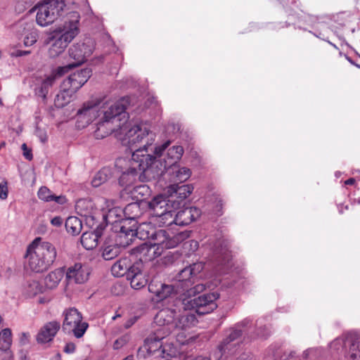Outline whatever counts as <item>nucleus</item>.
Returning a JSON list of instances; mask_svg holds the SVG:
<instances>
[{
    "mask_svg": "<svg viewBox=\"0 0 360 360\" xmlns=\"http://www.w3.org/2000/svg\"><path fill=\"white\" fill-rule=\"evenodd\" d=\"M123 213L126 218L136 219L141 215L140 205L137 202L129 203L123 210Z\"/></svg>",
    "mask_w": 360,
    "mask_h": 360,
    "instance_id": "nucleus-36",
    "label": "nucleus"
},
{
    "mask_svg": "<svg viewBox=\"0 0 360 360\" xmlns=\"http://www.w3.org/2000/svg\"><path fill=\"white\" fill-rule=\"evenodd\" d=\"M22 149L23 150V155L25 156V158L27 159V160H32V155L31 153V152L30 150H27V145L25 143H23L22 145Z\"/></svg>",
    "mask_w": 360,
    "mask_h": 360,
    "instance_id": "nucleus-53",
    "label": "nucleus"
},
{
    "mask_svg": "<svg viewBox=\"0 0 360 360\" xmlns=\"http://www.w3.org/2000/svg\"><path fill=\"white\" fill-rule=\"evenodd\" d=\"M75 93H70L69 91H65L61 88L60 92L56 96L55 98V104L58 107H63L67 103H70L72 96Z\"/></svg>",
    "mask_w": 360,
    "mask_h": 360,
    "instance_id": "nucleus-39",
    "label": "nucleus"
},
{
    "mask_svg": "<svg viewBox=\"0 0 360 360\" xmlns=\"http://www.w3.org/2000/svg\"><path fill=\"white\" fill-rule=\"evenodd\" d=\"M204 264L202 262L194 263L183 269L176 276V280L181 284L183 290H186L194 282L195 278L203 270Z\"/></svg>",
    "mask_w": 360,
    "mask_h": 360,
    "instance_id": "nucleus-16",
    "label": "nucleus"
},
{
    "mask_svg": "<svg viewBox=\"0 0 360 360\" xmlns=\"http://www.w3.org/2000/svg\"><path fill=\"white\" fill-rule=\"evenodd\" d=\"M175 210L171 212L172 221L169 226L176 224L178 226H186L191 224L192 221L197 219L200 215V210L195 207H186L177 213Z\"/></svg>",
    "mask_w": 360,
    "mask_h": 360,
    "instance_id": "nucleus-17",
    "label": "nucleus"
},
{
    "mask_svg": "<svg viewBox=\"0 0 360 360\" xmlns=\"http://www.w3.org/2000/svg\"><path fill=\"white\" fill-rule=\"evenodd\" d=\"M38 198L45 202H51L53 200L52 192L46 186L41 187L37 193Z\"/></svg>",
    "mask_w": 360,
    "mask_h": 360,
    "instance_id": "nucleus-44",
    "label": "nucleus"
},
{
    "mask_svg": "<svg viewBox=\"0 0 360 360\" xmlns=\"http://www.w3.org/2000/svg\"><path fill=\"white\" fill-rule=\"evenodd\" d=\"M51 224L56 226H60L63 224V220L60 217H56L51 221Z\"/></svg>",
    "mask_w": 360,
    "mask_h": 360,
    "instance_id": "nucleus-55",
    "label": "nucleus"
},
{
    "mask_svg": "<svg viewBox=\"0 0 360 360\" xmlns=\"http://www.w3.org/2000/svg\"><path fill=\"white\" fill-rule=\"evenodd\" d=\"M153 226H155L153 223H150V217L148 222L141 223L136 229L122 226L118 236L120 245L123 246L129 245L134 236H137L141 240H149V241L155 240L159 233H162L167 238H172V236L169 235L165 230H156Z\"/></svg>",
    "mask_w": 360,
    "mask_h": 360,
    "instance_id": "nucleus-9",
    "label": "nucleus"
},
{
    "mask_svg": "<svg viewBox=\"0 0 360 360\" xmlns=\"http://www.w3.org/2000/svg\"><path fill=\"white\" fill-rule=\"evenodd\" d=\"M98 235L95 232L84 233L81 238V243L86 250H92L98 245Z\"/></svg>",
    "mask_w": 360,
    "mask_h": 360,
    "instance_id": "nucleus-32",
    "label": "nucleus"
},
{
    "mask_svg": "<svg viewBox=\"0 0 360 360\" xmlns=\"http://www.w3.org/2000/svg\"><path fill=\"white\" fill-rule=\"evenodd\" d=\"M131 198L136 200H143L146 197L148 196L150 193V188L146 184H139L134 186L127 191Z\"/></svg>",
    "mask_w": 360,
    "mask_h": 360,
    "instance_id": "nucleus-30",
    "label": "nucleus"
},
{
    "mask_svg": "<svg viewBox=\"0 0 360 360\" xmlns=\"http://www.w3.org/2000/svg\"><path fill=\"white\" fill-rule=\"evenodd\" d=\"M30 53V51L17 50V51H14L11 52L10 54H11V56L12 57H20V56L28 55Z\"/></svg>",
    "mask_w": 360,
    "mask_h": 360,
    "instance_id": "nucleus-52",
    "label": "nucleus"
},
{
    "mask_svg": "<svg viewBox=\"0 0 360 360\" xmlns=\"http://www.w3.org/2000/svg\"><path fill=\"white\" fill-rule=\"evenodd\" d=\"M90 273V269L87 265L76 263L67 269L66 279L70 283L82 284L88 281Z\"/></svg>",
    "mask_w": 360,
    "mask_h": 360,
    "instance_id": "nucleus-19",
    "label": "nucleus"
},
{
    "mask_svg": "<svg viewBox=\"0 0 360 360\" xmlns=\"http://www.w3.org/2000/svg\"><path fill=\"white\" fill-rule=\"evenodd\" d=\"M240 347V344L238 342H231L229 344L228 348H221V344L218 346V350L219 352V356L222 357L223 356H227L229 355H233L238 350Z\"/></svg>",
    "mask_w": 360,
    "mask_h": 360,
    "instance_id": "nucleus-42",
    "label": "nucleus"
},
{
    "mask_svg": "<svg viewBox=\"0 0 360 360\" xmlns=\"http://www.w3.org/2000/svg\"><path fill=\"white\" fill-rule=\"evenodd\" d=\"M128 105V98L86 103L77 112V122L84 127L96 121L94 136L97 139H102L116 131L120 122L126 120Z\"/></svg>",
    "mask_w": 360,
    "mask_h": 360,
    "instance_id": "nucleus-2",
    "label": "nucleus"
},
{
    "mask_svg": "<svg viewBox=\"0 0 360 360\" xmlns=\"http://www.w3.org/2000/svg\"><path fill=\"white\" fill-rule=\"evenodd\" d=\"M64 276L63 269H56L50 272L44 278V288L46 289H54L58 286Z\"/></svg>",
    "mask_w": 360,
    "mask_h": 360,
    "instance_id": "nucleus-26",
    "label": "nucleus"
},
{
    "mask_svg": "<svg viewBox=\"0 0 360 360\" xmlns=\"http://www.w3.org/2000/svg\"><path fill=\"white\" fill-rule=\"evenodd\" d=\"M65 228L68 233L72 235H78L82 231V224L77 217H69L65 221Z\"/></svg>",
    "mask_w": 360,
    "mask_h": 360,
    "instance_id": "nucleus-34",
    "label": "nucleus"
},
{
    "mask_svg": "<svg viewBox=\"0 0 360 360\" xmlns=\"http://www.w3.org/2000/svg\"><path fill=\"white\" fill-rule=\"evenodd\" d=\"M350 360H360V346L352 345L349 349Z\"/></svg>",
    "mask_w": 360,
    "mask_h": 360,
    "instance_id": "nucleus-46",
    "label": "nucleus"
},
{
    "mask_svg": "<svg viewBox=\"0 0 360 360\" xmlns=\"http://www.w3.org/2000/svg\"><path fill=\"white\" fill-rule=\"evenodd\" d=\"M309 20H310V21H311V22H315V21H316V17H314V16H309Z\"/></svg>",
    "mask_w": 360,
    "mask_h": 360,
    "instance_id": "nucleus-62",
    "label": "nucleus"
},
{
    "mask_svg": "<svg viewBox=\"0 0 360 360\" xmlns=\"http://www.w3.org/2000/svg\"><path fill=\"white\" fill-rule=\"evenodd\" d=\"M65 318L63 323V329L68 333H72L77 338H82L87 330L89 325L82 321L79 311L71 308L63 313Z\"/></svg>",
    "mask_w": 360,
    "mask_h": 360,
    "instance_id": "nucleus-12",
    "label": "nucleus"
},
{
    "mask_svg": "<svg viewBox=\"0 0 360 360\" xmlns=\"http://www.w3.org/2000/svg\"><path fill=\"white\" fill-rule=\"evenodd\" d=\"M8 182L6 180H3L0 183V199L6 200L8 198Z\"/></svg>",
    "mask_w": 360,
    "mask_h": 360,
    "instance_id": "nucleus-48",
    "label": "nucleus"
},
{
    "mask_svg": "<svg viewBox=\"0 0 360 360\" xmlns=\"http://www.w3.org/2000/svg\"><path fill=\"white\" fill-rule=\"evenodd\" d=\"M60 328V323L57 321L46 323L39 330L36 340L38 343L44 344L53 340Z\"/></svg>",
    "mask_w": 360,
    "mask_h": 360,
    "instance_id": "nucleus-21",
    "label": "nucleus"
},
{
    "mask_svg": "<svg viewBox=\"0 0 360 360\" xmlns=\"http://www.w3.org/2000/svg\"><path fill=\"white\" fill-rule=\"evenodd\" d=\"M181 309H179V314L176 315L174 327V329L186 330L194 326L197 323L195 315L192 312V309H186L181 304Z\"/></svg>",
    "mask_w": 360,
    "mask_h": 360,
    "instance_id": "nucleus-20",
    "label": "nucleus"
},
{
    "mask_svg": "<svg viewBox=\"0 0 360 360\" xmlns=\"http://www.w3.org/2000/svg\"><path fill=\"white\" fill-rule=\"evenodd\" d=\"M344 346H345V340L342 338H338L335 339L330 345V349H333L335 351H339L340 349H342L344 347Z\"/></svg>",
    "mask_w": 360,
    "mask_h": 360,
    "instance_id": "nucleus-47",
    "label": "nucleus"
},
{
    "mask_svg": "<svg viewBox=\"0 0 360 360\" xmlns=\"http://www.w3.org/2000/svg\"><path fill=\"white\" fill-rule=\"evenodd\" d=\"M221 209H222V202L221 200H219L216 205V214L221 215Z\"/></svg>",
    "mask_w": 360,
    "mask_h": 360,
    "instance_id": "nucleus-57",
    "label": "nucleus"
},
{
    "mask_svg": "<svg viewBox=\"0 0 360 360\" xmlns=\"http://www.w3.org/2000/svg\"><path fill=\"white\" fill-rule=\"evenodd\" d=\"M39 138L41 142L44 143L47 141V136L46 134H41Z\"/></svg>",
    "mask_w": 360,
    "mask_h": 360,
    "instance_id": "nucleus-61",
    "label": "nucleus"
},
{
    "mask_svg": "<svg viewBox=\"0 0 360 360\" xmlns=\"http://www.w3.org/2000/svg\"><path fill=\"white\" fill-rule=\"evenodd\" d=\"M236 360H254L253 358L248 354H242Z\"/></svg>",
    "mask_w": 360,
    "mask_h": 360,
    "instance_id": "nucleus-56",
    "label": "nucleus"
},
{
    "mask_svg": "<svg viewBox=\"0 0 360 360\" xmlns=\"http://www.w3.org/2000/svg\"><path fill=\"white\" fill-rule=\"evenodd\" d=\"M123 210L119 207H113L109 210L105 216V219L108 223L113 224L122 219V214Z\"/></svg>",
    "mask_w": 360,
    "mask_h": 360,
    "instance_id": "nucleus-41",
    "label": "nucleus"
},
{
    "mask_svg": "<svg viewBox=\"0 0 360 360\" xmlns=\"http://www.w3.org/2000/svg\"><path fill=\"white\" fill-rule=\"evenodd\" d=\"M94 49L95 42L89 37L74 43L68 49L69 57L73 61L65 66L58 68V72L63 75L68 70L81 65L92 55Z\"/></svg>",
    "mask_w": 360,
    "mask_h": 360,
    "instance_id": "nucleus-10",
    "label": "nucleus"
},
{
    "mask_svg": "<svg viewBox=\"0 0 360 360\" xmlns=\"http://www.w3.org/2000/svg\"><path fill=\"white\" fill-rule=\"evenodd\" d=\"M52 201H54L55 202L59 205H64L65 203H66L67 199L65 195H55L53 194Z\"/></svg>",
    "mask_w": 360,
    "mask_h": 360,
    "instance_id": "nucleus-50",
    "label": "nucleus"
},
{
    "mask_svg": "<svg viewBox=\"0 0 360 360\" xmlns=\"http://www.w3.org/2000/svg\"><path fill=\"white\" fill-rule=\"evenodd\" d=\"M13 342L12 332L8 328L0 331V351L7 352L10 349Z\"/></svg>",
    "mask_w": 360,
    "mask_h": 360,
    "instance_id": "nucleus-33",
    "label": "nucleus"
},
{
    "mask_svg": "<svg viewBox=\"0 0 360 360\" xmlns=\"http://www.w3.org/2000/svg\"><path fill=\"white\" fill-rule=\"evenodd\" d=\"M65 6L63 0H45L35 6L36 22L41 27L51 25L60 15Z\"/></svg>",
    "mask_w": 360,
    "mask_h": 360,
    "instance_id": "nucleus-11",
    "label": "nucleus"
},
{
    "mask_svg": "<svg viewBox=\"0 0 360 360\" xmlns=\"http://www.w3.org/2000/svg\"><path fill=\"white\" fill-rule=\"evenodd\" d=\"M150 223L156 226H169L172 221L171 212L179 207V202L164 195L154 196L148 202Z\"/></svg>",
    "mask_w": 360,
    "mask_h": 360,
    "instance_id": "nucleus-7",
    "label": "nucleus"
},
{
    "mask_svg": "<svg viewBox=\"0 0 360 360\" xmlns=\"http://www.w3.org/2000/svg\"><path fill=\"white\" fill-rule=\"evenodd\" d=\"M355 182V179L354 178H350L345 181V185H353Z\"/></svg>",
    "mask_w": 360,
    "mask_h": 360,
    "instance_id": "nucleus-59",
    "label": "nucleus"
},
{
    "mask_svg": "<svg viewBox=\"0 0 360 360\" xmlns=\"http://www.w3.org/2000/svg\"><path fill=\"white\" fill-rule=\"evenodd\" d=\"M72 18L59 25L51 33L49 39L52 41V44L49 49L50 57L55 58L63 53L71 41L79 34V16L77 13H73Z\"/></svg>",
    "mask_w": 360,
    "mask_h": 360,
    "instance_id": "nucleus-5",
    "label": "nucleus"
},
{
    "mask_svg": "<svg viewBox=\"0 0 360 360\" xmlns=\"http://www.w3.org/2000/svg\"><path fill=\"white\" fill-rule=\"evenodd\" d=\"M173 173L172 180L174 181H185L191 174V172L186 167H179L176 165L171 167Z\"/></svg>",
    "mask_w": 360,
    "mask_h": 360,
    "instance_id": "nucleus-35",
    "label": "nucleus"
},
{
    "mask_svg": "<svg viewBox=\"0 0 360 360\" xmlns=\"http://www.w3.org/2000/svg\"><path fill=\"white\" fill-rule=\"evenodd\" d=\"M148 290L155 295L157 300H163L173 293L174 288L170 285L151 282L148 285Z\"/></svg>",
    "mask_w": 360,
    "mask_h": 360,
    "instance_id": "nucleus-22",
    "label": "nucleus"
},
{
    "mask_svg": "<svg viewBox=\"0 0 360 360\" xmlns=\"http://www.w3.org/2000/svg\"><path fill=\"white\" fill-rule=\"evenodd\" d=\"M58 72V69L56 72H52L50 75L46 77L41 82V84L39 87H38L36 90V93L39 96L42 97L43 98H46V94H48L49 89L52 86L58 76H61Z\"/></svg>",
    "mask_w": 360,
    "mask_h": 360,
    "instance_id": "nucleus-29",
    "label": "nucleus"
},
{
    "mask_svg": "<svg viewBox=\"0 0 360 360\" xmlns=\"http://www.w3.org/2000/svg\"><path fill=\"white\" fill-rule=\"evenodd\" d=\"M45 288L39 281L32 280L27 282L25 287V294L27 297H33L43 293Z\"/></svg>",
    "mask_w": 360,
    "mask_h": 360,
    "instance_id": "nucleus-31",
    "label": "nucleus"
},
{
    "mask_svg": "<svg viewBox=\"0 0 360 360\" xmlns=\"http://www.w3.org/2000/svg\"><path fill=\"white\" fill-rule=\"evenodd\" d=\"M39 37L38 31L37 29L30 27L25 33L24 45L25 46H31L34 44Z\"/></svg>",
    "mask_w": 360,
    "mask_h": 360,
    "instance_id": "nucleus-38",
    "label": "nucleus"
},
{
    "mask_svg": "<svg viewBox=\"0 0 360 360\" xmlns=\"http://www.w3.org/2000/svg\"><path fill=\"white\" fill-rule=\"evenodd\" d=\"M203 284H198L193 288L186 290L188 297L181 300V304L186 309L195 310L198 314H206L214 311L217 305L216 300L219 297L217 292L204 294L198 297H191L192 294L200 292L205 290Z\"/></svg>",
    "mask_w": 360,
    "mask_h": 360,
    "instance_id": "nucleus-8",
    "label": "nucleus"
},
{
    "mask_svg": "<svg viewBox=\"0 0 360 360\" xmlns=\"http://www.w3.org/2000/svg\"><path fill=\"white\" fill-rule=\"evenodd\" d=\"M94 209L95 205L91 199H79L75 205L76 212L83 217H90Z\"/></svg>",
    "mask_w": 360,
    "mask_h": 360,
    "instance_id": "nucleus-28",
    "label": "nucleus"
},
{
    "mask_svg": "<svg viewBox=\"0 0 360 360\" xmlns=\"http://www.w3.org/2000/svg\"><path fill=\"white\" fill-rule=\"evenodd\" d=\"M169 145L170 141H167L157 146L153 150L155 155H152L153 162L149 164L148 167L155 166L157 169H160L161 172L158 174L154 175L153 177L148 178L149 179H155L162 176L165 170L175 166L181 158L184 153L183 147L181 146L169 147Z\"/></svg>",
    "mask_w": 360,
    "mask_h": 360,
    "instance_id": "nucleus-6",
    "label": "nucleus"
},
{
    "mask_svg": "<svg viewBox=\"0 0 360 360\" xmlns=\"http://www.w3.org/2000/svg\"><path fill=\"white\" fill-rule=\"evenodd\" d=\"M340 175H341V173H340V172H337L335 173V176H336L337 178L340 177Z\"/></svg>",
    "mask_w": 360,
    "mask_h": 360,
    "instance_id": "nucleus-64",
    "label": "nucleus"
},
{
    "mask_svg": "<svg viewBox=\"0 0 360 360\" xmlns=\"http://www.w3.org/2000/svg\"><path fill=\"white\" fill-rule=\"evenodd\" d=\"M190 243V246L194 248L195 250L198 247V243L195 240H190L188 242Z\"/></svg>",
    "mask_w": 360,
    "mask_h": 360,
    "instance_id": "nucleus-58",
    "label": "nucleus"
},
{
    "mask_svg": "<svg viewBox=\"0 0 360 360\" xmlns=\"http://www.w3.org/2000/svg\"><path fill=\"white\" fill-rule=\"evenodd\" d=\"M138 178L141 181L151 180L144 176L143 170L134 163L131 159L129 168L122 174L119 179V183L122 186L124 187V189L127 191L131 188L130 186Z\"/></svg>",
    "mask_w": 360,
    "mask_h": 360,
    "instance_id": "nucleus-18",
    "label": "nucleus"
},
{
    "mask_svg": "<svg viewBox=\"0 0 360 360\" xmlns=\"http://www.w3.org/2000/svg\"><path fill=\"white\" fill-rule=\"evenodd\" d=\"M315 352H316L315 349H308L303 352V357L306 359H308L310 358L311 356H316Z\"/></svg>",
    "mask_w": 360,
    "mask_h": 360,
    "instance_id": "nucleus-54",
    "label": "nucleus"
},
{
    "mask_svg": "<svg viewBox=\"0 0 360 360\" xmlns=\"http://www.w3.org/2000/svg\"><path fill=\"white\" fill-rule=\"evenodd\" d=\"M186 360H210L207 357H203V356H197L195 358H193L192 359H186Z\"/></svg>",
    "mask_w": 360,
    "mask_h": 360,
    "instance_id": "nucleus-60",
    "label": "nucleus"
},
{
    "mask_svg": "<svg viewBox=\"0 0 360 360\" xmlns=\"http://www.w3.org/2000/svg\"><path fill=\"white\" fill-rule=\"evenodd\" d=\"M133 266H131L130 261L128 258H122L115 263L112 268L111 271L113 276L120 277L126 275L128 276V272L131 269Z\"/></svg>",
    "mask_w": 360,
    "mask_h": 360,
    "instance_id": "nucleus-27",
    "label": "nucleus"
},
{
    "mask_svg": "<svg viewBox=\"0 0 360 360\" xmlns=\"http://www.w3.org/2000/svg\"><path fill=\"white\" fill-rule=\"evenodd\" d=\"M6 146V143L4 141L0 143V150Z\"/></svg>",
    "mask_w": 360,
    "mask_h": 360,
    "instance_id": "nucleus-63",
    "label": "nucleus"
},
{
    "mask_svg": "<svg viewBox=\"0 0 360 360\" xmlns=\"http://www.w3.org/2000/svg\"><path fill=\"white\" fill-rule=\"evenodd\" d=\"M128 120L129 115L127 112L126 120L120 122V125L112 133L123 145L129 148L133 162L143 170L144 176L153 177L161 172L155 166L148 167V164L153 162L152 155L149 151H153L151 147L155 140V134L150 130L147 123H131Z\"/></svg>",
    "mask_w": 360,
    "mask_h": 360,
    "instance_id": "nucleus-1",
    "label": "nucleus"
},
{
    "mask_svg": "<svg viewBox=\"0 0 360 360\" xmlns=\"http://www.w3.org/2000/svg\"><path fill=\"white\" fill-rule=\"evenodd\" d=\"M63 350L65 353L72 354L75 351V345L73 342H68Z\"/></svg>",
    "mask_w": 360,
    "mask_h": 360,
    "instance_id": "nucleus-51",
    "label": "nucleus"
},
{
    "mask_svg": "<svg viewBox=\"0 0 360 360\" xmlns=\"http://www.w3.org/2000/svg\"><path fill=\"white\" fill-rule=\"evenodd\" d=\"M56 256L57 251L53 244L37 238L27 249L26 266L32 271L42 272L53 264Z\"/></svg>",
    "mask_w": 360,
    "mask_h": 360,
    "instance_id": "nucleus-4",
    "label": "nucleus"
},
{
    "mask_svg": "<svg viewBox=\"0 0 360 360\" xmlns=\"http://www.w3.org/2000/svg\"><path fill=\"white\" fill-rule=\"evenodd\" d=\"M127 278L129 281L131 288L136 290L142 288L148 283L146 276L136 266H133L129 271Z\"/></svg>",
    "mask_w": 360,
    "mask_h": 360,
    "instance_id": "nucleus-23",
    "label": "nucleus"
},
{
    "mask_svg": "<svg viewBox=\"0 0 360 360\" xmlns=\"http://www.w3.org/2000/svg\"><path fill=\"white\" fill-rule=\"evenodd\" d=\"M176 316V311L174 309L165 308L161 309L154 318L155 323L160 326L157 330H162L165 335H169L173 330L175 320Z\"/></svg>",
    "mask_w": 360,
    "mask_h": 360,
    "instance_id": "nucleus-15",
    "label": "nucleus"
},
{
    "mask_svg": "<svg viewBox=\"0 0 360 360\" xmlns=\"http://www.w3.org/2000/svg\"><path fill=\"white\" fill-rule=\"evenodd\" d=\"M91 70L85 68L75 72L64 79L61 88L70 93H76L90 78Z\"/></svg>",
    "mask_w": 360,
    "mask_h": 360,
    "instance_id": "nucleus-14",
    "label": "nucleus"
},
{
    "mask_svg": "<svg viewBox=\"0 0 360 360\" xmlns=\"http://www.w3.org/2000/svg\"><path fill=\"white\" fill-rule=\"evenodd\" d=\"M30 335L29 333H22L20 334V342L21 345H27L30 342Z\"/></svg>",
    "mask_w": 360,
    "mask_h": 360,
    "instance_id": "nucleus-49",
    "label": "nucleus"
},
{
    "mask_svg": "<svg viewBox=\"0 0 360 360\" xmlns=\"http://www.w3.org/2000/svg\"><path fill=\"white\" fill-rule=\"evenodd\" d=\"M230 253L228 250H226L224 252L221 254V259L219 260V269H217V271L219 274H224L225 273L224 268H228L229 266V262H230Z\"/></svg>",
    "mask_w": 360,
    "mask_h": 360,
    "instance_id": "nucleus-43",
    "label": "nucleus"
},
{
    "mask_svg": "<svg viewBox=\"0 0 360 360\" xmlns=\"http://www.w3.org/2000/svg\"><path fill=\"white\" fill-rule=\"evenodd\" d=\"M120 252V248L115 245H105L103 250V257L105 260H110L116 257Z\"/></svg>",
    "mask_w": 360,
    "mask_h": 360,
    "instance_id": "nucleus-40",
    "label": "nucleus"
},
{
    "mask_svg": "<svg viewBox=\"0 0 360 360\" xmlns=\"http://www.w3.org/2000/svg\"><path fill=\"white\" fill-rule=\"evenodd\" d=\"M110 176V169L103 168L96 174L92 179L91 184L94 187H98L108 181Z\"/></svg>",
    "mask_w": 360,
    "mask_h": 360,
    "instance_id": "nucleus-37",
    "label": "nucleus"
},
{
    "mask_svg": "<svg viewBox=\"0 0 360 360\" xmlns=\"http://www.w3.org/2000/svg\"><path fill=\"white\" fill-rule=\"evenodd\" d=\"M130 335L128 333L124 334L118 338L113 344L115 349H119L126 345L130 340Z\"/></svg>",
    "mask_w": 360,
    "mask_h": 360,
    "instance_id": "nucleus-45",
    "label": "nucleus"
},
{
    "mask_svg": "<svg viewBox=\"0 0 360 360\" xmlns=\"http://www.w3.org/2000/svg\"><path fill=\"white\" fill-rule=\"evenodd\" d=\"M247 323V321H243L234 328H232L229 334L226 336V338L223 340L221 343V348H228L229 344L231 342H238L240 344L241 342V335L242 330L238 328V327L242 325L245 326Z\"/></svg>",
    "mask_w": 360,
    "mask_h": 360,
    "instance_id": "nucleus-25",
    "label": "nucleus"
},
{
    "mask_svg": "<svg viewBox=\"0 0 360 360\" xmlns=\"http://www.w3.org/2000/svg\"><path fill=\"white\" fill-rule=\"evenodd\" d=\"M170 190L173 191L170 199L174 200L175 198H178L179 200L177 202H180V201L187 198L191 194L193 190V187L190 184H184L181 186L174 184L171 186Z\"/></svg>",
    "mask_w": 360,
    "mask_h": 360,
    "instance_id": "nucleus-24",
    "label": "nucleus"
},
{
    "mask_svg": "<svg viewBox=\"0 0 360 360\" xmlns=\"http://www.w3.org/2000/svg\"><path fill=\"white\" fill-rule=\"evenodd\" d=\"M167 336V335L163 334L162 330H156L153 334L145 340L143 345L139 349V355L146 358L145 352L147 353V355H151L160 351L161 354H165V349L162 340Z\"/></svg>",
    "mask_w": 360,
    "mask_h": 360,
    "instance_id": "nucleus-13",
    "label": "nucleus"
},
{
    "mask_svg": "<svg viewBox=\"0 0 360 360\" xmlns=\"http://www.w3.org/2000/svg\"><path fill=\"white\" fill-rule=\"evenodd\" d=\"M188 236L186 232L172 234V238H167L159 233L155 240L143 243L133 248L131 255L141 262H150L160 256L164 250L176 247Z\"/></svg>",
    "mask_w": 360,
    "mask_h": 360,
    "instance_id": "nucleus-3",
    "label": "nucleus"
}]
</instances>
